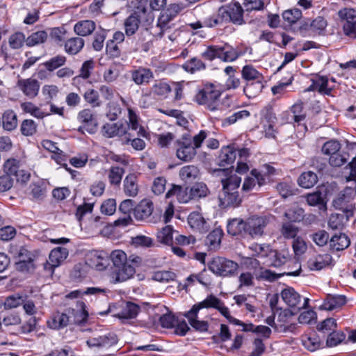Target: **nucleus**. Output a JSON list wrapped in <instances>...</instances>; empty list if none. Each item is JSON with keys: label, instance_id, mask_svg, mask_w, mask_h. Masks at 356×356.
I'll return each instance as SVG.
<instances>
[{"label": "nucleus", "instance_id": "nucleus-52", "mask_svg": "<svg viewBox=\"0 0 356 356\" xmlns=\"http://www.w3.org/2000/svg\"><path fill=\"white\" fill-rule=\"evenodd\" d=\"M302 344L307 350L314 351L321 347V341L318 336L316 333H313L302 339Z\"/></svg>", "mask_w": 356, "mask_h": 356}, {"label": "nucleus", "instance_id": "nucleus-31", "mask_svg": "<svg viewBox=\"0 0 356 356\" xmlns=\"http://www.w3.org/2000/svg\"><path fill=\"white\" fill-rule=\"evenodd\" d=\"M84 40L79 37H73L65 42L64 49L69 55H76L79 53L84 47Z\"/></svg>", "mask_w": 356, "mask_h": 356}, {"label": "nucleus", "instance_id": "nucleus-10", "mask_svg": "<svg viewBox=\"0 0 356 356\" xmlns=\"http://www.w3.org/2000/svg\"><path fill=\"white\" fill-rule=\"evenodd\" d=\"M281 296L284 302L289 307L294 309L296 313L299 312L300 309L308 307L309 299L305 298L304 299V302L301 303L300 295L292 287H288L282 290L281 292Z\"/></svg>", "mask_w": 356, "mask_h": 356}, {"label": "nucleus", "instance_id": "nucleus-6", "mask_svg": "<svg viewBox=\"0 0 356 356\" xmlns=\"http://www.w3.org/2000/svg\"><path fill=\"white\" fill-rule=\"evenodd\" d=\"M176 156L184 162L192 161L197 154V149L193 146L191 135L184 134L180 139L176 140Z\"/></svg>", "mask_w": 356, "mask_h": 356}, {"label": "nucleus", "instance_id": "nucleus-16", "mask_svg": "<svg viewBox=\"0 0 356 356\" xmlns=\"http://www.w3.org/2000/svg\"><path fill=\"white\" fill-rule=\"evenodd\" d=\"M78 120L83 124L80 127L79 130L86 131L89 134H94L97 131V123L94 118V114L90 109L86 108L81 111L78 114Z\"/></svg>", "mask_w": 356, "mask_h": 356}, {"label": "nucleus", "instance_id": "nucleus-50", "mask_svg": "<svg viewBox=\"0 0 356 356\" xmlns=\"http://www.w3.org/2000/svg\"><path fill=\"white\" fill-rule=\"evenodd\" d=\"M124 174V168L118 166H112L109 170L108 176L111 184L119 186Z\"/></svg>", "mask_w": 356, "mask_h": 356}, {"label": "nucleus", "instance_id": "nucleus-37", "mask_svg": "<svg viewBox=\"0 0 356 356\" xmlns=\"http://www.w3.org/2000/svg\"><path fill=\"white\" fill-rule=\"evenodd\" d=\"M223 232L220 229H215L211 232L205 239V244L211 250H217L220 245Z\"/></svg>", "mask_w": 356, "mask_h": 356}, {"label": "nucleus", "instance_id": "nucleus-33", "mask_svg": "<svg viewBox=\"0 0 356 356\" xmlns=\"http://www.w3.org/2000/svg\"><path fill=\"white\" fill-rule=\"evenodd\" d=\"M124 191L127 196L136 197L138 193L137 176L131 173L127 175L124 179Z\"/></svg>", "mask_w": 356, "mask_h": 356}, {"label": "nucleus", "instance_id": "nucleus-1", "mask_svg": "<svg viewBox=\"0 0 356 356\" xmlns=\"http://www.w3.org/2000/svg\"><path fill=\"white\" fill-rule=\"evenodd\" d=\"M241 182V178L236 175L222 179V190L219 195L221 207L224 208L229 207H236L241 204L242 197L238 191Z\"/></svg>", "mask_w": 356, "mask_h": 356}, {"label": "nucleus", "instance_id": "nucleus-9", "mask_svg": "<svg viewBox=\"0 0 356 356\" xmlns=\"http://www.w3.org/2000/svg\"><path fill=\"white\" fill-rule=\"evenodd\" d=\"M341 19L343 33L350 38L356 39V10L344 8L339 11Z\"/></svg>", "mask_w": 356, "mask_h": 356}, {"label": "nucleus", "instance_id": "nucleus-18", "mask_svg": "<svg viewBox=\"0 0 356 356\" xmlns=\"http://www.w3.org/2000/svg\"><path fill=\"white\" fill-rule=\"evenodd\" d=\"M129 74L131 80L138 86L148 84L154 79L153 72L149 68L144 67L129 71Z\"/></svg>", "mask_w": 356, "mask_h": 356}, {"label": "nucleus", "instance_id": "nucleus-38", "mask_svg": "<svg viewBox=\"0 0 356 356\" xmlns=\"http://www.w3.org/2000/svg\"><path fill=\"white\" fill-rule=\"evenodd\" d=\"M140 311V307L133 302H127L122 311L115 315L120 319L134 318Z\"/></svg>", "mask_w": 356, "mask_h": 356}, {"label": "nucleus", "instance_id": "nucleus-45", "mask_svg": "<svg viewBox=\"0 0 356 356\" xmlns=\"http://www.w3.org/2000/svg\"><path fill=\"white\" fill-rule=\"evenodd\" d=\"M173 229L167 225L157 232L156 238L159 242L165 245H172Z\"/></svg>", "mask_w": 356, "mask_h": 356}, {"label": "nucleus", "instance_id": "nucleus-64", "mask_svg": "<svg viewBox=\"0 0 356 356\" xmlns=\"http://www.w3.org/2000/svg\"><path fill=\"white\" fill-rule=\"evenodd\" d=\"M341 149L340 143L337 140H330L324 143L322 147V152L330 156L339 152Z\"/></svg>", "mask_w": 356, "mask_h": 356}, {"label": "nucleus", "instance_id": "nucleus-26", "mask_svg": "<svg viewBox=\"0 0 356 356\" xmlns=\"http://www.w3.org/2000/svg\"><path fill=\"white\" fill-rule=\"evenodd\" d=\"M153 209V203L151 201L148 200H143L134 209V216L136 219L143 220L151 216Z\"/></svg>", "mask_w": 356, "mask_h": 356}, {"label": "nucleus", "instance_id": "nucleus-30", "mask_svg": "<svg viewBox=\"0 0 356 356\" xmlns=\"http://www.w3.org/2000/svg\"><path fill=\"white\" fill-rule=\"evenodd\" d=\"M153 35L148 29L141 31L137 35L136 49H141L147 52L153 45Z\"/></svg>", "mask_w": 356, "mask_h": 356}, {"label": "nucleus", "instance_id": "nucleus-55", "mask_svg": "<svg viewBox=\"0 0 356 356\" xmlns=\"http://www.w3.org/2000/svg\"><path fill=\"white\" fill-rule=\"evenodd\" d=\"M183 68L188 72L194 73L205 68L204 63L197 58H193L183 65Z\"/></svg>", "mask_w": 356, "mask_h": 356}, {"label": "nucleus", "instance_id": "nucleus-14", "mask_svg": "<svg viewBox=\"0 0 356 356\" xmlns=\"http://www.w3.org/2000/svg\"><path fill=\"white\" fill-rule=\"evenodd\" d=\"M17 86L25 96L29 99H33L38 95L40 84L37 79L28 78L19 79L17 83Z\"/></svg>", "mask_w": 356, "mask_h": 356}, {"label": "nucleus", "instance_id": "nucleus-54", "mask_svg": "<svg viewBox=\"0 0 356 356\" xmlns=\"http://www.w3.org/2000/svg\"><path fill=\"white\" fill-rule=\"evenodd\" d=\"M47 38V33L44 31L33 33L26 40L27 46L31 47L43 43Z\"/></svg>", "mask_w": 356, "mask_h": 356}, {"label": "nucleus", "instance_id": "nucleus-57", "mask_svg": "<svg viewBox=\"0 0 356 356\" xmlns=\"http://www.w3.org/2000/svg\"><path fill=\"white\" fill-rule=\"evenodd\" d=\"M327 22L322 17H318L312 22H306L304 24L305 29H310L313 31L321 32L325 29Z\"/></svg>", "mask_w": 356, "mask_h": 356}, {"label": "nucleus", "instance_id": "nucleus-29", "mask_svg": "<svg viewBox=\"0 0 356 356\" xmlns=\"http://www.w3.org/2000/svg\"><path fill=\"white\" fill-rule=\"evenodd\" d=\"M179 177L181 180L186 183H191L193 181L200 179V171L197 166L194 165H187L183 166L179 170Z\"/></svg>", "mask_w": 356, "mask_h": 356}, {"label": "nucleus", "instance_id": "nucleus-32", "mask_svg": "<svg viewBox=\"0 0 356 356\" xmlns=\"http://www.w3.org/2000/svg\"><path fill=\"white\" fill-rule=\"evenodd\" d=\"M346 302V297L341 295H327L323 304L321 306V309L333 310L337 307L345 305Z\"/></svg>", "mask_w": 356, "mask_h": 356}, {"label": "nucleus", "instance_id": "nucleus-5", "mask_svg": "<svg viewBox=\"0 0 356 356\" xmlns=\"http://www.w3.org/2000/svg\"><path fill=\"white\" fill-rule=\"evenodd\" d=\"M270 217L266 216H253L246 219V236L257 238L265 234V229L270 223Z\"/></svg>", "mask_w": 356, "mask_h": 356}, {"label": "nucleus", "instance_id": "nucleus-58", "mask_svg": "<svg viewBox=\"0 0 356 356\" xmlns=\"http://www.w3.org/2000/svg\"><path fill=\"white\" fill-rule=\"evenodd\" d=\"M242 76L247 81L262 79V75L252 65H245L243 67Z\"/></svg>", "mask_w": 356, "mask_h": 356}, {"label": "nucleus", "instance_id": "nucleus-19", "mask_svg": "<svg viewBox=\"0 0 356 356\" xmlns=\"http://www.w3.org/2000/svg\"><path fill=\"white\" fill-rule=\"evenodd\" d=\"M188 223L192 229L200 233H206L209 229V222L197 211L191 212L188 215Z\"/></svg>", "mask_w": 356, "mask_h": 356}, {"label": "nucleus", "instance_id": "nucleus-48", "mask_svg": "<svg viewBox=\"0 0 356 356\" xmlns=\"http://www.w3.org/2000/svg\"><path fill=\"white\" fill-rule=\"evenodd\" d=\"M250 115V113L247 110H241L236 111L222 120V126L233 124L238 121L248 118Z\"/></svg>", "mask_w": 356, "mask_h": 356}, {"label": "nucleus", "instance_id": "nucleus-44", "mask_svg": "<svg viewBox=\"0 0 356 356\" xmlns=\"http://www.w3.org/2000/svg\"><path fill=\"white\" fill-rule=\"evenodd\" d=\"M223 14L224 13H222L220 7L216 13L204 20V26L209 28H213L222 24V23L225 22V15Z\"/></svg>", "mask_w": 356, "mask_h": 356}, {"label": "nucleus", "instance_id": "nucleus-47", "mask_svg": "<svg viewBox=\"0 0 356 356\" xmlns=\"http://www.w3.org/2000/svg\"><path fill=\"white\" fill-rule=\"evenodd\" d=\"M110 259L113 263L111 268H119L128 264L126 253L120 250H113L110 254Z\"/></svg>", "mask_w": 356, "mask_h": 356}, {"label": "nucleus", "instance_id": "nucleus-11", "mask_svg": "<svg viewBox=\"0 0 356 356\" xmlns=\"http://www.w3.org/2000/svg\"><path fill=\"white\" fill-rule=\"evenodd\" d=\"M220 9L222 13H224L225 22H232L236 25L245 24L243 9L238 3L235 2L225 6H221Z\"/></svg>", "mask_w": 356, "mask_h": 356}, {"label": "nucleus", "instance_id": "nucleus-27", "mask_svg": "<svg viewBox=\"0 0 356 356\" xmlns=\"http://www.w3.org/2000/svg\"><path fill=\"white\" fill-rule=\"evenodd\" d=\"M297 268L295 270L286 271L282 274H277L270 270L265 269L261 270L259 275V278L268 282H273L282 275H286L288 276H297L299 275L301 272V266L298 262L296 263Z\"/></svg>", "mask_w": 356, "mask_h": 356}, {"label": "nucleus", "instance_id": "nucleus-13", "mask_svg": "<svg viewBox=\"0 0 356 356\" xmlns=\"http://www.w3.org/2000/svg\"><path fill=\"white\" fill-rule=\"evenodd\" d=\"M72 312L70 309H66L64 312H54L47 321V327L56 330L66 327L70 323L69 315Z\"/></svg>", "mask_w": 356, "mask_h": 356}, {"label": "nucleus", "instance_id": "nucleus-60", "mask_svg": "<svg viewBox=\"0 0 356 356\" xmlns=\"http://www.w3.org/2000/svg\"><path fill=\"white\" fill-rule=\"evenodd\" d=\"M24 296L18 294L8 296L3 302V306L5 309H11L17 308L23 303Z\"/></svg>", "mask_w": 356, "mask_h": 356}, {"label": "nucleus", "instance_id": "nucleus-41", "mask_svg": "<svg viewBox=\"0 0 356 356\" xmlns=\"http://www.w3.org/2000/svg\"><path fill=\"white\" fill-rule=\"evenodd\" d=\"M23 309L26 314L29 316H34L36 314L40 309L42 307V302L40 303L32 299H29L27 296H24L23 299Z\"/></svg>", "mask_w": 356, "mask_h": 356}, {"label": "nucleus", "instance_id": "nucleus-36", "mask_svg": "<svg viewBox=\"0 0 356 356\" xmlns=\"http://www.w3.org/2000/svg\"><path fill=\"white\" fill-rule=\"evenodd\" d=\"M198 312H193V307L188 311L185 316L188 319L190 325L196 330L200 332L207 331L209 325L207 321H199L197 319Z\"/></svg>", "mask_w": 356, "mask_h": 356}, {"label": "nucleus", "instance_id": "nucleus-62", "mask_svg": "<svg viewBox=\"0 0 356 356\" xmlns=\"http://www.w3.org/2000/svg\"><path fill=\"white\" fill-rule=\"evenodd\" d=\"M348 157V153L339 151L330 156L329 163L333 167H340L346 163Z\"/></svg>", "mask_w": 356, "mask_h": 356}, {"label": "nucleus", "instance_id": "nucleus-53", "mask_svg": "<svg viewBox=\"0 0 356 356\" xmlns=\"http://www.w3.org/2000/svg\"><path fill=\"white\" fill-rule=\"evenodd\" d=\"M239 56L238 51L227 44L221 47L220 59L225 62L235 60Z\"/></svg>", "mask_w": 356, "mask_h": 356}, {"label": "nucleus", "instance_id": "nucleus-35", "mask_svg": "<svg viewBox=\"0 0 356 356\" xmlns=\"http://www.w3.org/2000/svg\"><path fill=\"white\" fill-rule=\"evenodd\" d=\"M350 244L349 238L343 233L334 235L330 241V246L337 251L347 248Z\"/></svg>", "mask_w": 356, "mask_h": 356}, {"label": "nucleus", "instance_id": "nucleus-20", "mask_svg": "<svg viewBox=\"0 0 356 356\" xmlns=\"http://www.w3.org/2000/svg\"><path fill=\"white\" fill-rule=\"evenodd\" d=\"M250 175L251 177H247L243 184L242 190L244 192H250L253 190L256 187V184L260 187L266 182L264 175L257 170H252Z\"/></svg>", "mask_w": 356, "mask_h": 356}, {"label": "nucleus", "instance_id": "nucleus-59", "mask_svg": "<svg viewBox=\"0 0 356 356\" xmlns=\"http://www.w3.org/2000/svg\"><path fill=\"white\" fill-rule=\"evenodd\" d=\"M66 62V57L63 55H58L51 58L44 63L45 68L48 71H54V70L63 66Z\"/></svg>", "mask_w": 356, "mask_h": 356}, {"label": "nucleus", "instance_id": "nucleus-39", "mask_svg": "<svg viewBox=\"0 0 356 356\" xmlns=\"http://www.w3.org/2000/svg\"><path fill=\"white\" fill-rule=\"evenodd\" d=\"M318 181L317 175L312 172L307 171L302 173L298 178V184L305 188H310L313 187Z\"/></svg>", "mask_w": 356, "mask_h": 356}, {"label": "nucleus", "instance_id": "nucleus-49", "mask_svg": "<svg viewBox=\"0 0 356 356\" xmlns=\"http://www.w3.org/2000/svg\"><path fill=\"white\" fill-rule=\"evenodd\" d=\"M173 18L172 14H170L167 10H164L161 13L157 21V26L161 29L159 33L161 37L163 35L165 31L170 28L169 24Z\"/></svg>", "mask_w": 356, "mask_h": 356}, {"label": "nucleus", "instance_id": "nucleus-34", "mask_svg": "<svg viewBox=\"0 0 356 356\" xmlns=\"http://www.w3.org/2000/svg\"><path fill=\"white\" fill-rule=\"evenodd\" d=\"M95 23L92 20H81L76 23L74 26V32L81 36L90 35L95 29Z\"/></svg>", "mask_w": 356, "mask_h": 356}, {"label": "nucleus", "instance_id": "nucleus-51", "mask_svg": "<svg viewBox=\"0 0 356 356\" xmlns=\"http://www.w3.org/2000/svg\"><path fill=\"white\" fill-rule=\"evenodd\" d=\"M304 210L299 207H293L286 210L284 217L291 222H300L303 219Z\"/></svg>", "mask_w": 356, "mask_h": 356}, {"label": "nucleus", "instance_id": "nucleus-61", "mask_svg": "<svg viewBox=\"0 0 356 356\" xmlns=\"http://www.w3.org/2000/svg\"><path fill=\"white\" fill-rule=\"evenodd\" d=\"M301 17L302 13L298 8L285 10L282 14L284 20L289 25L296 23L301 18Z\"/></svg>", "mask_w": 356, "mask_h": 356}, {"label": "nucleus", "instance_id": "nucleus-42", "mask_svg": "<svg viewBox=\"0 0 356 356\" xmlns=\"http://www.w3.org/2000/svg\"><path fill=\"white\" fill-rule=\"evenodd\" d=\"M188 189L191 200L205 197L209 193L207 185L203 182L196 183Z\"/></svg>", "mask_w": 356, "mask_h": 356}, {"label": "nucleus", "instance_id": "nucleus-4", "mask_svg": "<svg viewBox=\"0 0 356 356\" xmlns=\"http://www.w3.org/2000/svg\"><path fill=\"white\" fill-rule=\"evenodd\" d=\"M213 308L217 309L229 322H236V318L229 314V309L225 306L224 302L214 295L208 296L203 301L198 302L193 306V312H199L201 309Z\"/></svg>", "mask_w": 356, "mask_h": 356}, {"label": "nucleus", "instance_id": "nucleus-8", "mask_svg": "<svg viewBox=\"0 0 356 356\" xmlns=\"http://www.w3.org/2000/svg\"><path fill=\"white\" fill-rule=\"evenodd\" d=\"M341 19L343 33L350 38L356 39V10L344 8L339 11Z\"/></svg>", "mask_w": 356, "mask_h": 356}, {"label": "nucleus", "instance_id": "nucleus-43", "mask_svg": "<svg viewBox=\"0 0 356 356\" xmlns=\"http://www.w3.org/2000/svg\"><path fill=\"white\" fill-rule=\"evenodd\" d=\"M263 88L264 85L261 83V80H258L248 83L243 88V92L248 98H254L261 92Z\"/></svg>", "mask_w": 356, "mask_h": 356}, {"label": "nucleus", "instance_id": "nucleus-24", "mask_svg": "<svg viewBox=\"0 0 356 356\" xmlns=\"http://www.w3.org/2000/svg\"><path fill=\"white\" fill-rule=\"evenodd\" d=\"M332 257L329 254H318L312 257L307 261V267L311 270H320L330 264Z\"/></svg>", "mask_w": 356, "mask_h": 356}, {"label": "nucleus", "instance_id": "nucleus-56", "mask_svg": "<svg viewBox=\"0 0 356 356\" xmlns=\"http://www.w3.org/2000/svg\"><path fill=\"white\" fill-rule=\"evenodd\" d=\"M20 131L25 136H31L37 131V124L33 120H24L21 124Z\"/></svg>", "mask_w": 356, "mask_h": 356}, {"label": "nucleus", "instance_id": "nucleus-12", "mask_svg": "<svg viewBox=\"0 0 356 356\" xmlns=\"http://www.w3.org/2000/svg\"><path fill=\"white\" fill-rule=\"evenodd\" d=\"M146 9L138 8L133 13L127 17L124 22L125 34L127 36L134 35L138 30L143 17L145 15Z\"/></svg>", "mask_w": 356, "mask_h": 356}, {"label": "nucleus", "instance_id": "nucleus-63", "mask_svg": "<svg viewBox=\"0 0 356 356\" xmlns=\"http://www.w3.org/2000/svg\"><path fill=\"white\" fill-rule=\"evenodd\" d=\"M152 91L154 95L165 97L171 92V88L167 83L159 81L153 85Z\"/></svg>", "mask_w": 356, "mask_h": 356}, {"label": "nucleus", "instance_id": "nucleus-46", "mask_svg": "<svg viewBox=\"0 0 356 356\" xmlns=\"http://www.w3.org/2000/svg\"><path fill=\"white\" fill-rule=\"evenodd\" d=\"M298 232V227L291 222H284L280 229L281 235L285 239H295Z\"/></svg>", "mask_w": 356, "mask_h": 356}, {"label": "nucleus", "instance_id": "nucleus-15", "mask_svg": "<svg viewBox=\"0 0 356 356\" xmlns=\"http://www.w3.org/2000/svg\"><path fill=\"white\" fill-rule=\"evenodd\" d=\"M135 273V268L128 263L119 268H111L110 277L113 283L122 282L132 277Z\"/></svg>", "mask_w": 356, "mask_h": 356}, {"label": "nucleus", "instance_id": "nucleus-2", "mask_svg": "<svg viewBox=\"0 0 356 356\" xmlns=\"http://www.w3.org/2000/svg\"><path fill=\"white\" fill-rule=\"evenodd\" d=\"M209 269L220 277H233L237 274L238 264L222 257H213L208 264Z\"/></svg>", "mask_w": 356, "mask_h": 356}, {"label": "nucleus", "instance_id": "nucleus-23", "mask_svg": "<svg viewBox=\"0 0 356 356\" xmlns=\"http://www.w3.org/2000/svg\"><path fill=\"white\" fill-rule=\"evenodd\" d=\"M173 197H175L179 203H187L191 200L188 188H183L179 185L172 184V188L165 194L167 199Z\"/></svg>", "mask_w": 356, "mask_h": 356}, {"label": "nucleus", "instance_id": "nucleus-3", "mask_svg": "<svg viewBox=\"0 0 356 356\" xmlns=\"http://www.w3.org/2000/svg\"><path fill=\"white\" fill-rule=\"evenodd\" d=\"M220 91L212 83L206 84L195 95V101L200 105H204L210 111L218 108V99Z\"/></svg>", "mask_w": 356, "mask_h": 356}, {"label": "nucleus", "instance_id": "nucleus-25", "mask_svg": "<svg viewBox=\"0 0 356 356\" xmlns=\"http://www.w3.org/2000/svg\"><path fill=\"white\" fill-rule=\"evenodd\" d=\"M227 231L232 236H246V220L234 218L228 221Z\"/></svg>", "mask_w": 356, "mask_h": 356}, {"label": "nucleus", "instance_id": "nucleus-17", "mask_svg": "<svg viewBox=\"0 0 356 356\" xmlns=\"http://www.w3.org/2000/svg\"><path fill=\"white\" fill-rule=\"evenodd\" d=\"M68 250L65 248L58 247L53 249L49 255V261L44 264L45 269H54L59 266L67 257Z\"/></svg>", "mask_w": 356, "mask_h": 356}, {"label": "nucleus", "instance_id": "nucleus-22", "mask_svg": "<svg viewBox=\"0 0 356 356\" xmlns=\"http://www.w3.org/2000/svg\"><path fill=\"white\" fill-rule=\"evenodd\" d=\"M236 158V150L233 146L222 147L217 158V163L220 167H227L232 165Z\"/></svg>", "mask_w": 356, "mask_h": 356}, {"label": "nucleus", "instance_id": "nucleus-7", "mask_svg": "<svg viewBox=\"0 0 356 356\" xmlns=\"http://www.w3.org/2000/svg\"><path fill=\"white\" fill-rule=\"evenodd\" d=\"M118 339L113 332L103 334H94L86 340L87 346L90 348L98 350L108 349L117 344Z\"/></svg>", "mask_w": 356, "mask_h": 356}, {"label": "nucleus", "instance_id": "nucleus-28", "mask_svg": "<svg viewBox=\"0 0 356 356\" xmlns=\"http://www.w3.org/2000/svg\"><path fill=\"white\" fill-rule=\"evenodd\" d=\"M72 312L69 315L70 323L83 324L87 321L88 313L86 310V305L81 302L77 305V309L70 308Z\"/></svg>", "mask_w": 356, "mask_h": 356}, {"label": "nucleus", "instance_id": "nucleus-21", "mask_svg": "<svg viewBox=\"0 0 356 356\" xmlns=\"http://www.w3.org/2000/svg\"><path fill=\"white\" fill-rule=\"evenodd\" d=\"M102 131L104 136L108 138L122 136L127 132V125L122 122L107 123L103 126Z\"/></svg>", "mask_w": 356, "mask_h": 356}, {"label": "nucleus", "instance_id": "nucleus-40", "mask_svg": "<svg viewBox=\"0 0 356 356\" xmlns=\"http://www.w3.org/2000/svg\"><path fill=\"white\" fill-rule=\"evenodd\" d=\"M3 127L6 131L14 130L17 125V115L12 110L5 111L2 116Z\"/></svg>", "mask_w": 356, "mask_h": 356}]
</instances>
